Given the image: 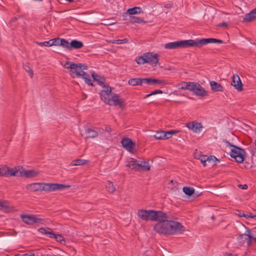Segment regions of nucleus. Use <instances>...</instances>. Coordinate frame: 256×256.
Segmentation results:
<instances>
[{"label":"nucleus","mask_w":256,"mask_h":256,"mask_svg":"<svg viewBox=\"0 0 256 256\" xmlns=\"http://www.w3.org/2000/svg\"><path fill=\"white\" fill-rule=\"evenodd\" d=\"M154 228L158 233L168 234L182 233L185 230L184 227L180 222L169 219L164 223L156 224Z\"/></svg>","instance_id":"1"},{"label":"nucleus","mask_w":256,"mask_h":256,"mask_svg":"<svg viewBox=\"0 0 256 256\" xmlns=\"http://www.w3.org/2000/svg\"><path fill=\"white\" fill-rule=\"evenodd\" d=\"M223 142L226 144L227 146L232 148L230 153L232 158H234L237 162L240 163L244 162L246 154L244 149L232 144L226 140H224Z\"/></svg>","instance_id":"2"},{"label":"nucleus","mask_w":256,"mask_h":256,"mask_svg":"<svg viewBox=\"0 0 256 256\" xmlns=\"http://www.w3.org/2000/svg\"><path fill=\"white\" fill-rule=\"evenodd\" d=\"M64 66L70 70V74L72 78H74L76 74H80V71L88 69L87 66L82 64H74L70 61H67Z\"/></svg>","instance_id":"3"},{"label":"nucleus","mask_w":256,"mask_h":256,"mask_svg":"<svg viewBox=\"0 0 256 256\" xmlns=\"http://www.w3.org/2000/svg\"><path fill=\"white\" fill-rule=\"evenodd\" d=\"M210 43H223V41L214 38H202L201 40H190V46H196V48H201L203 45Z\"/></svg>","instance_id":"4"},{"label":"nucleus","mask_w":256,"mask_h":256,"mask_svg":"<svg viewBox=\"0 0 256 256\" xmlns=\"http://www.w3.org/2000/svg\"><path fill=\"white\" fill-rule=\"evenodd\" d=\"M70 187V185L56 183H42V190L47 192H52L55 190L65 189Z\"/></svg>","instance_id":"5"},{"label":"nucleus","mask_w":256,"mask_h":256,"mask_svg":"<svg viewBox=\"0 0 256 256\" xmlns=\"http://www.w3.org/2000/svg\"><path fill=\"white\" fill-rule=\"evenodd\" d=\"M189 46H190V40L171 42L166 44L164 46V48L167 49L184 48Z\"/></svg>","instance_id":"6"},{"label":"nucleus","mask_w":256,"mask_h":256,"mask_svg":"<svg viewBox=\"0 0 256 256\" xmlns=\"http://www.w3.org/2000/svg\"><path fill=\"white\" fill-rule=\"evenodd\" d=\"M152 216V221H158L157 224L164 223L168 220L169 217L166 212L160 210H153Z\"/></svg>","instance_id":"7"},{"label":"nucleus","mask_w":256,"mask_h":256,"mask_svg":"<svg viewBox=\"0 0 256 256\" xmlns=\"http://www.w3.org/2000/svg\"><path fill=\"white\" fill-rule=\"evenodd\" d=\"M144 56L146 57V63L156 66L158 62L159 56L158 54L148 52L144 53Z\"/></svg>","instance_id":"8"},{"label":"nucleus","mask_w":256,"mask_h":256,"mask_svg":"<svg viewBox=\"0 0 256 256\" xmlns=\"http://www.w3.org/2000/svg\"><path fill=\"white\" fill-rule=\"evenodd\" d=\"M246 232L244 234H241L238 236L236 238L238 242L241 244H244L245 242L247 243L248 246H250V230L249 228H246Z\"/></svg>","instance_id":"9"},{"label":"nucleus","mask_w":256,"mask_h":256,"mask_svg":"<svg viewBox=\"0 0 256 256\" xmlns=\"http://www.w3.org/2000/svg\"><path fill=\"white\" fill-rule=\"evenodd\" d=\"M190 90L194 92L198 96H204L207 95L206 92L198 83L194 82L193 86L190 88Z\"/></svg>","instance_id":"10"},{"label":"nucleus","mask_w":256,"mask_h":256,"mask_svg":"<svg viewBox=\"0 0 256 256\" xmlns=\"http://www.w3.org/2000/svg\"><path fill=\"white\" fill-rule=\"evenodd\" d=\"M108 104L122 107L124 105V101L118 94H114L112 96Z\"/></svg>","instance_id":"11"},{"label":"nucleus","mask_w":256,"mask_h":256,"mask_svg":"<svg viewBox=\"0 0 256 256\" xmlns=\"http://www.w3.org/2000/svg\"><path fill=\"white\" fill-rule=\"evenodd\" d=\"M22 221L28 224H33L34 223H40L42 220L40 218H36L33 216L21 215Z\"/></svg>","instance_id":"12"},{"label":"nucleus","mask_w":256,"mask_h":256,"mask_svg":"<svg viewBox=\"0 0 256 256\" xmlns=\"http://www.w3.org/2000/svg\"><path fill=\"white\" fill-rule=\"evenodd\" d=\"M153 210H140L138 212V216L142 220L152 221V216Z\"/></svg>","instance_id":"13"},{"label":"nucleus","mask_w":256,"mask_h":256,"mask_svg":"<svg viewBox=\"0 0 256 256\" xmlns=\"http://www.w3.org/2000/svg\"><path fill=\"white\" fill-rule=\"evenodd\" d=\"M122 146L128 152H131L135 146L132 140L128 138H124L121 140Z\"/></svg>","instance_id":"14"},{"label":"nucleus","mask_w":256,"mask_h":256,"mask_svg":"<svg viewBox=\"0 0 256 256\" xmlns=\"http://www.w3.org/2000/svg\"><path fill=\"white\" fill-rule=\"evenodd\" d=\"M22 176H24L27 178H32L37 176L40 172L39 170H26L22 167H21Z\"/></svg>","instance_id":"15"},{"label":"nucleus","mask_w":256,"mask_h":256,"mask_svg":"<svg viewBox=\"0 0 256 256\" xmlns=\"http://www.w3.org/2000/svg\"><path fill=\"white\" fill-rule=\"evenodd\" d=\"M231 84L238 92H241L243 90L242 84L239 76L237 74L233 75Z\"/></svg>","instance_id":"16"},{"label":"nucleus","mask_w":256,"mask_h":256,"mask_svg":"<svg viewBox=\"0 0 256 256\" xmlns=\"http://www.w3.org/2000/svg\"><path fill=\"white\" fill-rule=\"evenodd\" d=\"M186 126L196 133L200 132L202 128L201 123L194 121L186 123Z\"/></svg>","instance_id":"17"},{"label":"nucleus","mask_w":256,"mask_h":256,"mask_svg":"<svg viewBox=\"0 0 256 256\" xmlns=\"http://www.w3.org/2000/svg\"><path fill=\"white\" fill-rule=\"evenodd\" d=\"M0 210L6 212H11L15 210L14 208L10 205L8 200L0 201Z\"/></svg>","instance_id":"18"},{"label":"nucleus","mask_w":256,"mask_h":256,"mask_svg":"<svg viewBox=\"0 0 256 256\" xmlns=\"http://www.w3.org/2000/svg\"><path fill=\"white\" fill-rule=\"evenodd\" d=\"M146 84H158L164 86L168 84V82L164 80H158L152 78H146Z\"/></svg>","instance_id":"19"},{"label":"nucleus","mask_w":256,"mask_h":256,"mask_svg":"<svg viewBox=\"0 0 256 256\" xmlns=\"http://www.w3.org/2000/svg\"><path fill=\"white\" fill-rule=\"evenodd\" d=\"M42 183L34 182L28 184L26 186V188L30 192L42 191Z\"/></svg>","instance_id":"20"},{"label":"nucleus","mask_w":256,"mask_h":256,"mask_svg":"<svg viewBox=\"0 0 256 256\" xmlns=\"http://www.w3.org/2000/svg\"><path fill=\"white\" fill-rule=\"evenodd\" d=\"M6 176H22L21 168L18 169L10 168L6 166Z\"/></svg>","instance_id":"21"},{"label":"nucleus","mask_w":256,"mask_h":256,"mask_svg":"<svg viewBox=\"0 0 256 256\" xmlns=\"http://www.w3.org/2000/svg\"><path fill=\"white\" fill-rule=\"evenodd\" d=\"M126 166L129 168L131 170H134L135 171L138 172V160L134 158H130L127 162Z\"/></svg>","instance_id":"22"},{"label":"nucleus","mask_w":256,"mask_h":256,"mask_svg":"<svg viewBox=\"0 0 256 256\" xmlns=\"http://www.w3.org/2000/svg\"><path fill=\"white\" fill-rule=\"evenodd\" d=\"M211 89L214 92H222L224 91V87L222 86L214 81H211L210 82Z\"/></svg>","instance_id":"23"},{"label":"nucleus","mask_w":256,"mask_h":256,"mask_svg":"<svg viewBox=\"0 0 256 256\" xmlns=\"http://www.w3.org/2000/svg\"><path fill=\"white\" fill-rule=\"evenodd\" d=\"M142 83L146 84V78H132L128 81V84L132 86H141Z\"/></svg>","instance_id":"24"},{"label":"nucleus","mask_w":256,"mask_h":256,"mask_svg":"<svg viewBox=\"0 0 256 256\" xmlns=\"http://www.w3.org/2000/svg\"><path fill=\"white\" fill-rule=\"evenodd\" d=\"M256 19V8L248 14L243 19V22H248Z\"/></svg>","instance_id":"25"},{"label":"nucleus","mask_w":256,"mask_h":256,"mask_svg":"<svg viewBox=\"0 0 256 256\" xmlns=\"http://www.w3.org/2000/svg\"><path fill=\"white\" fill-rule=\"evenodd\" d=\"M138 172L141 170L148 171L150 169V166L146 161L138 160Z\"/></svg>","instance_id":"26"},{"label":"nucleus","mask_w":256,"mask_h":256,"mask_svg":"<svg viewBox=\"0 0 256 256\" xmlns=\"http://www.w3.org/2000/svg\"><path fill=\"white\" fill-rule=\"evenodd\" d=\"M83 46L84 44L82 42L74 40H72L70 43V50H72V48L80 49Z\"/></svg>","instance_id":"27"},{"label":"nucleus","mask_w":256,"mask_h":256,"mask_svg":"<svg viewBox=\"0 0 256 256\" xmlns=\"http://www.w3.org/2000/svg\"><path fill=\"white\" fill-rule=\"evenodd\" d=\"M86 138H95L98 136V132L92 129L86 128Z\"/></svg>","instance_id":"28"},{"label":"nucleus","mask_w":256,"mask_h":256,"mask_svg":"<svg viewBox=\"0 0 256 256\" xmlns=\"http://www.w3.org/2000/svg\"><path fill=\"white\" fill-rule=\"evenodd\" d=\"M92 76L94 81H96L100 86H104V83L105 78L104 77H101L94 72H93Z\"/></svg>","instance_id":"29"},{"label":"nucleus","mask_w":256,"mask_h":256,"mask_svg":"<svg viewBox=\"0 0 256 256\" xmlns=\"http://www.w3.org/2000/svg\"><path fill=\"white\" fill-rule=\"evenodd\" d=\"M88 162V160L76 159L73 160L70 164V166H82L86 164Z\"/></svg>","instance_id":"30"},{"label":"nucleus","mask_w":256,"mask_h":256,"mask_svg":"<svg viewBox=\"0 0 256 256\" xmlns=\"http://www.w3.org/2000/svg\"><path fill=\"white\" fill-rule=\"evenodd\" d=\"M142 12V8L140 7L136 6L132 8H128L126 14H129L130 15H133L140 14Z\"/></svg>","instance_id":"31"},{"label":"nucleus","mask_w":256,"mask_h":256,"mask_svg":"<svg viewBox=\"0 0 256 256\" xmlns=\"http://www.w3.org/2000/svg\"><path fill=\"white\" fill-rule=\"evenodd\" d=\"M130 22L134 24V23H146V22H145L143 19H142L141 18L136 16H130L129 18Z\"/></svg>","instance_id":"32"},{"label":"nucleus","mask_w":256,"mask_h":256,"mask_svg":"<svg viewBox=\"0 0 256 256\" xmlns=\"http://www.w3.org/2000/svg\"><path fill=\"white\" fill-rule=\"evenodd\" d=\"M47 229L48 230L44 228H40L38 230V231L42 234L49 235L50 238H52V236H55V234L52 231H50V228H48Z\"/></svg>","instance_id":"33"},{"label":"nucleus","mask_w":256,"mask_h":256,"mask_svg":"<svg viewBox=\"0 0 256 256\" xmlns=\"http://www.w3.org/2000/svg\"><path fill=\"white\" fill-rule=\"evenodd\" d=\"M182 190L184 193L188 196H191L194 192V189L192 187L184 186Z\"/></svg>","instance_id":"34"},{"label":"nucleus","mask_w":256,"mask_h":256,"mask_svg":"<svg viewBox=\"0 0 256 256\" xmlns=\"http://www.w3.org/2000/svg\"><path fill=\"white\" fill-rule=\"evenodd\" d=\"M106 187L107 191L110 193L113 194L116 190V188L111 182L108 181Z\"/></svg>","instance_id":"35"},{"label":"nucleus","mask_w":256,"mask_h":256,"mask_svg":"<svg viewBox=\"0 0 256 256\" xmlns=\"http://www.w3.org/2000/svg\"><path fill=\"white\" fill-rule=\"evenodd\" d=\"M70 44L64 38H61L60 40L59 46H62L68 50H70Z\"/></svg>","instance_id":"36"},{"label":"nucleus","mask_w":256,"mask_h":256,"mask_svg":"<svg viewBox=\"0 0 256 256\" xmlns=\"http://www.w3.org/2000/svg\"><path fill=\"white\" fill-rule=\"evenodd\" d=\"M104 89L101 90L100 94H110L112 92V88L108 86L104 85L102 86Z\"/></svg>","instance_id":"37"},{"label":"nucleus","mask_w":256,"mask_h":256,"mask_svg":"<svg viewBox=\"0 0 256 256\" xmlns=\"http://www.w3.org/2000/svg\"><path fill=\"white\" fill-rule=\"evenodd\" d=\"M52 238H54L58 242H60L61 244H65L64 238L60 234H55V236H52Z\"/></svg>","instance_id":"38"},{"label":"nucleus","mask_w":256,"mask_h":256,"mask_svg":"<svg viewBox=\"0 0 256 256\" xmlns=\"http://www.w3.org/2000/svg\"><path fill=\"white\" fill-rule=\"evenodd\" d=\"M136 61L139 64H143L146 63V57L144 56V54L142 56L136 58Z\"/></svg>","instance_id":"39"},{"label":"nucleus","mask_w":256,"mask_h":256,"mask_svg":"<svg viewBox=\"0 0 256 256\" xmlns=\"http://www.w3.org/2000/svg\"><path fill=\"white\" fill-rule=\"evenodd\" d=\"M100 98H101V100L104 101L106 104H108L110 100V94H100Z\"/></svg>","instance_id":"40"},{"label":"nucleus","mask_w":256,"mask_h":256,"mask_svg":"<svg viewBox=\"0 0 256 256\" xmlns=\"http://www.w3.org/2000/svg\"><path fill=\"white\" fill-rule=\"evenodd\" d=\"M108 42L112 44H126L128 42V40L127 38H124L122 40H109Z\"/></svg>","instance_id":"41"},{"label":"nucleus","mask_w":256,"mask_h":256,"mask_svg":"<svg viewBox=\"0 0 256 256\" xmlns=\"http://www.w3.org/2000/svg\"><path fill=\"white\" fill-rule=\"evenodd\" d=\"M208 158V160H207V162H208V163L209 164H210L212 165H215L216 162V161H218V162H220V160L214 156H209Z\"/></svg>","instance_id":"42"},{"label":"nucleus","mask_w":256,"mask_h":256,"mask_svg":"<svg viewBox=\"0 0 256 256\" xmlns=\"http://www.w3.org/2000/svg\"><path fill=\"white\" fill-rule=\"evenodd\" d=\"M154 136L157 140L164 139V131L161 130L156 132Z\"/></svg>","instance_id":"43"},{"label":"nucleus","mask_w":256,"mask_h":256,"mask_svg":"<svg viewBox=\"0 0 256 256\" xmlns=\"http://www.w3.org/2000/svg\"><path fill=\"white\" fill-rule=\"evenodd\" d=\"M60 40V38H54L50 40H49L50 46H59Z\"/></svg>","instance_id":"44"},{"label":"nucleus","mask_w":256,"mask_h":256,"mask_svg":"<svg viewBox=\"0 0 256 256\" xmlns=\"http://www.w3.org/2000/svg\"><path fill=\"white\" fill-rule=\"evenodd\" d=\"M23 67L25 70L26 71L30 74L31 78H32L34 76V73L32 69L27 65H24Z\"/></svg>","instance_id":"45"},{"label":"nucleus","mask_w":256,"mask_h":256,"mask_svg":"<svg viewBox=\"0 0 256 256\" xmlns=\"http://www.w3.org/2000/svg\"><path fill=\"white\" fill-rule=\"evenodd\" d=\"M194 82H184V85L182 86V89H188L190 90V88L194 84Z\"/></svg>","instance_id":"46"},{"label":"nucleus","mask_w":256,"mask_h":256,"mask_svg":"<svg viewBox=\"0 0 256 256\" xmlns=\"http://www.w3.org/2000/svg\"><path fill=\"white\" fill-rule=\"evenodd\" d=\"M208 156H201L199 159L200 160L202 163V164L204 166L207 165V160H208Z\"/></svg>","instance_id":"47"},{"label":"nucleus","mask_w":256,"mask_h":256,"mask_svg":"<svg viewBox=\"0 0 256 256\" xmlns=\"http://www.w3.org/2000/svg\"><path fill=\"white\" fill-rule=\"evenodd\" d=\"M82 78L85 80V82L87 84H88L90 86H93L92 80L88 74H87V76H84Z\"/></svg>","instance_id":"48"},{"label":"nucleus","mask_w":256,"mask_h":256,"mask_svg":"<svg viewBox=\"0 0 256 256\" xmlns=\"http://www.w3.org/2000/svg\"><path fill=\"white\" fill-rule=\"evenodd\" d=\"M6 166H2L0 167V176H6Z\"/></svg>","instance_id":"49"},{"label":"nucleus","mask_w":256,"mask_h":256,"mask_svg":"<svg viewBox=\"0 0 256 256\" xmlns=\"http://www.w3.org/2000/svg\"><path fill=\"white\" fill-rule=\"evenodd\" d=\"M162 93V90H156L152 92L150 94H148L146 95L145 96V98H148L152 95H154V94H161Z\"/></svg>","instance_id":"50"},{"label":"nucleus","mask_w":256,"mask_h":256,"mask_svg":"<svg viewBox=\"0 0 256 256\" xmlns=\"http://www.w3.org/2000/svg\"><path fill=\"white\" fill-rule=\"evenodd\" d=\"M164 138H169L172 136L170 131H164Z\"/></svg>","instance_id":"51"},{"label":"nucleus","mask_w":256,"mask_h":256,"mask_svg":"<svg viewBox=\"0 0 256 256\" xmlns=\"http://www.w3.org/2000/svg\"><path fill=\"white\" fill-rule=\"evenodd\" d=\"M87 73L84 72L83 70H81L80 71V74H76V76L78 78H83L85 76H87Z\"/></svg>","instance_id":"52"},{"label":"nucleus","mask_w":256,"mask_h":256,"mask_svg":"<svg viewBox=\"0 0 256 256\" xmlns=\"http://www.w3.org/2000/svg\"><path fill=\"white\" fill-rule=\"evenodd\" d=\"M36 44L40 46H50L49 40L42 42H36Z\"/></svg>","instance_id":"53"},{"label":"nucleus","mask_w":256,"mask_h":256,"mask_svg":"<svg viewBox=\"0 0 256 256\" xmlns=\"http://www.w3.org/2000/svg\"><path fill=\"white\" fill-rule=\"evenodd\" d=\"M250 245L252 242L256 243V235H254L253 234L250 232Z\"/></svg>","instance_id":"54"},{"label":"nucleus","mask_w":256,"mask_h":256,"mask_svg":"<svg viewBox=\"0 0 256 256\" xmlns=\"http://www.w3.org/2000/svg\"><path fill=\"white\" fill-rule=\"evenodd\" d=\"M244 217L246 218V219L252 218H255L256 215L250 213L248 214H245Z\"/></svg>","instance_id":"55"},{"label":"nucleus","mask_w":256,"mask_h":256,"mask_svg":"<svg viewBox=\"0 0 256 256\" xmlns=\"http://www.w3.org/2000/svg\"><path fill=\"white\" fill-rule=\"evenodd\" d=\"M236 214L238 216L240 217H242V216L244 217L245 214H244V212H242L241 211H240L239 210H236Z\"/></svg>","instance_id":"56"},{"label":"nucleus","mask_w":256,"mask_h":256,"mask_svg":"<svg viewBox=\"0 0 256 256\" xmlns=\"http://www.w3.org/2000/svg\"><path fill=\"white\" fill-rule=\"evenodd\" d=\"M114 24H115V22H110L108 21V20H105L104 22V24L106 26H110V25Z\"/></svg>","instance_id":"57"},{"label":"nucleus","mask_w":256,"mask_h":256,"mask_svg":"<svg viewBox=\"0 0 256 256\" xmlns=\"http://www.w3.org/2000/svg\"><path fill=\"white\" fill-rule=\"evenodd\" d=\"M218 26H225V27H227L228 26V24L226 22H223L222 23H220V24L218 25Z\"/></svg>","instance_id":"58"},{"label":"nucleus","mask_w":256,"mask_h":256,"mask_svg":"<svg viewBox=\"0 0 256 256\" xmlns=\"http://www.w3.org/2000/svg\"><path fill=\"white\" fill-rule=\"evenodd\" d=\"M104 130L106 132H110L112 131V128L109 126H106Z\"/></svg>","instance_id":"59"},{"label":"nucleus","mask_w":256,"mask_h":256,"mask_svg":"<svg viewBox=\"0 0 256 256\" xmlns=\"http://www.w3.org/2000/svg\"><path fill=\"white\" fill-rule=\"evenodd\" d=\"M34 256V254L32 252H30V253H26V254H22V256Z\"/></svg>","instance_id":"60"},{"label":"nucleus","mask_w":256,"mask_h":256,"mask_svg":"<svg viewBox=\"0 0 256 256\" xmlns=\"http://www.w3.org/2000/svg\"><path fill=\"white\" fill-rule=\"evenodd\" d=\"M172 6V4H168L164 6V7L167 8H170Z\"/></svg>","instance_id":"61"},{"label":"nucleus","mask_w":256,"mask_h":256,"mask_svg":"<svg viewBox=\"0 0 256 256\" xmlns=\"http://www.w3.org/2000/svg\"><path fill=\"white\" fill-rule=\"evenodd\" d=\"M180 131L179 130H170V132L172 134H172H176L178 132Z\"/></svg>","instance_id":"62"},{"label":"nucleus","mask_w":256,"mask_h":256,"mask_svg":"<svg viewBox=\"0 0 256 256\" xmlns=\"http://www.w3.org/2000/svg\"><path fill=\"white\" fill-rule=\"evenodd\" d=\"M252 154L253 156L256 158V150L254 152L253 150L252 151Z\"/></svg>","instance_id":"63"},{"label":"nucleus","mask_w":256,"mask_h":256,"mask_svg":"<svg viewBox=\"0 0 256 256\" xmlns=\"http://www.w3.org/2000/svg\"><path fill=\"white\" fill-rule=\"evenodd\" d=\"M247 188H248V186L246 184L243 185L242 188V189H244V190L246 189Z\"/></svg>","instance_id":"64"}]
</instances>
